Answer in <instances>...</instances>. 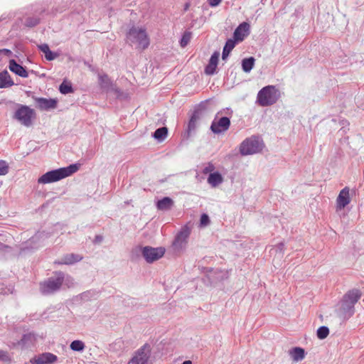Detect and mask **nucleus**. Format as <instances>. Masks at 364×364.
Segmentation results:
<instances>
[{
    "instance_id": "nucleus-1",
    "label": "nucleus",
    "mask_w": 364,
    "mask_h": 364,
    "mask_svg": "<svg viewBox=\"0 0 364 364\" xmlns=\"http://www.w3.org/2000/svg\"><path fill=\"white\" fill-rule=\"evenodd\" d=\"M362 292L358 289L348 290L337 304L336 316L342 321L349 319L355 313V305L361 298Z\"/></svg>"
},
{
    "instance_id": "nucleus-2",
    "label": "nucleus",
    "mask_w": 364,
    "mask_h": 364,
    "mask_svg": "<svg viewBox=\"0 0 364 364\" xmlns=\"http://www.w3.org/2000/svg\"><path fill=\"white\" fill-rule=\"evenodd\" d=\"M233 111L230 107H226L218 111L210 125V130L215 134H220L228 131L230 127V117Z\"/></svg>"
},
{
    "instance_id": "nucleus-3",
    "label": "nucleus",
    "mask_w": 364,
    "mask_h": 364,
    "mask_svg": "<svg viewBox=\"0 0 364 364\" xmlns=\"http://www.w3.org/2000/svg\"><path fill=\"white\" fill-rule=\"evenodd\" d=\"M78 170L77 164H71L67 167L52 170L43 174L38 179V183L41 184L50 183L65 178Z\"/></svg>"
},
{
    "instance_id": "nucleus-4",
    "label": "nucleus",
    "mask_w": 364,
    "mask_h": 364,
    "mask_svg": "<svg viewBox=\"0 0 364 364\" xmlns=\"http://www.w3.org/2000/svg\"><path fill=\"white\" fill-rule=\"evenodd\" d=\"M127 42L130 46H136V49L144 50L149 46V38L146 30L142 28L132 26L127 33Z\"/></svg>"
},
{
    "instance_id": "nucleus-5",
    "label": "nucleus",
    "mask_w": 364,
    "mask_h": 364,
    "mask_svg": "<svg viewBox=\"0 0 364 364\" xmlns=\"http://www.w3.org/2000/svg\"><path fill=\"white\" fill-rule=\"evenodd\" d=\"M64 280V273L56 272L54 277H49L40 283L39 289L42 294L49 295L58 291Z\"/></svg>"
},
{
    "instance_id": "nucleus-6",
    "label": "nucleus",
    "mask_w": 364,
    "mask_h": 364,
    "mask_svg": "<svg viewBox=\"0 0 364 364\" xmlns=\"http://www.w3.org/2000/svg\"><path fill=\"white\" fill-rule=\"evenodd\" d=\"M280 97L279 90L274 85H267L262 88L257 97L259 105L267 107L274 105Z\"/></svg>"
},
{
    "instance_id": "nucleus-7",
    "label": "nucleus",
    "mask_w": 364,
    "mask_h": 364,
    "mask_svg": "<svg viewBox=\"0 0 364 364\" xmlns=\"http://www.w3.org/2000/svg\"><path fill=\"white\" fill-rule=\"evenodd\" d=\"M262 149V141L258 137L252 136L245 139L240 146V152L242 156L251 155Z\"/></svg>"
},
{
    "instance_id": "nucleus-8",
    "label": "nucleus",
    "mask_w": 364,
    "mask_h": 364,
    "mask_svg": "<svg viewBox=\"0 0 364 364\" xmlns=\"http://www.w3.org/2000/svg\"><path fill=\"white\" fill-rule=\"evenodd\" d=\"M36 114L33 109L26 105H19L16 110L14 118L18 120L21 124L30 127L32 124V119L35 118Z\"/></svg>"
},
{
    "instance_id": "nucleus-9",
    "label": "nucleus",
    "mask_w": 364,
    "mask_h": 364,
    "mask_svg": "<svg viewBox=\"0 0 364 364\" xmlns=\"http://www.w3.org/2000/svg\"><path fill=\"white\" fill-rule=\"evenodd\" d=\"M151 354V346L145 343L133 353L127 364H149Z\"/></svg>"
},
{
    "instance_id": "nucleus-10",
    "label": "nucleus",
    "mask_w": 364,
    "mask_h": 364,
    "mask_svg": "<svg viewBox=\"0 0 364 364\" xmlns=\"http://www.w3.org/2000/svg\"><path fill=\"white\" fill-rule=\"evenodd\" d=\"M141 255L147 263H153L154 262L161 258L165 253L164 247H152L145 246L141 249Z\"/></svg>"
},
{
    "instance_id": "nucleus-11",
    "label": "nucleus",
    "mask_w": 364,
    "mask_h": 364,
    "mask_svg": "<svg viewBox=\"0 0 364 364\" xmlns=\"http://www.w3.org/2000/svg\"><path fill=\"white\" fill-rule=\"evenodd\" d=\"M50 237V234L45 231L37 232L21 248L24 252L29 250H36L41 246L43 242Z\"/></svg>"
},
{
    "instance_id": "nucleus-12",
    "label": "nucleus",
    "mask_w": 364,
    "mask_h": 364,
    "mask_svg": "<svg viewBox=\"0 0 364 364\" xmlns=\"http://www.w3.org/2000/svg\"><path fill=\"white\" fill-rule=\"evenodd\" d=\"M190 234L191 228L187 225L183 226L173 242L172 245L174 250L178 251L182 250L186 246Z\"/></svg>"
},
{
    "instance_id": "nucleus-13",
    "label": "nucleus",
    "mask_w": 364,
    "mask_h": 364,
    "mask_svg": "<svg viewBox=\"0 0 364 364\" xmlns=\"http://www.w3.org/2000/svg\"><path fill=\"white\" fill-rule=\"evenodd\" d=\"M129 349L128 342L122 338H117L109 346V351L116 354L117 356L122 355Z\"/></svg>"
},
{
    "instance_id": "nucleus-14",
    "label": "nucleus",
    "mask_w": 364,
    "mask_h": 364,
    "mask_svg": "<svg viewBox=\"0 0 364 364\" xmlns=\"http://www.w3.org/2000/svg\"><path fill=\"white\" fill-rule=\"evenodd\" d=\"M35 101L37 107L41 110L48 111L54 109L57 107L58 100L57 99H47L44 97H36Z\"/></svg>"
},
{
    "instance_id": "nucleus-15",
    "label": "nucleus",
    "mask_w": 364,
    "mask_h": 364,
    "mask_svg": "<svg viewBox=\"0 0 364 364\" xmlns=\"http://www.w3.org/2000/svg\"><path fill=\"white\" fill-rule=\"evenodd\" d=\"M200 119V112L199 110H195L192 115L191 116V118L189 119V122L188 123L187 129L184 134V137L188 138L190 137L193 133H195L198 122Z\"/></svg>"
},
{
    "instance_id": "nucleus-16",
    "label": "nucleus",
    "mask_w": 364,
    "mask_h": 364,
    "mask_svg": "<svg viewBox=\"0 0 364 364\" xmlns=\"http://www.w3.org/2000/svg\"><path fill=\"white\" fill-rule=\"evenodd\" d=\"M350 189L348 187H345L343 188L336 199V209L337 210H342L347 205H348L350 202Z\"/></svg>"
},
{
    "instance_id": "nucleus-17",
    "label": "nucleus",
    "mask_w": 364,
    "mask_h": 364,
    "mask_svg": "<svg viewBox=\"0 0 364 364\" xmlns=\"http://www.w3.org/2000/svg\"><path fill=\"white\" fill-rule=\"evenodd\" d=\"M83 257L78 254H66L62 256L59 259L55 260L54 264L71 265L80 262Z\"/></svg>"
},
{
    "instance_id": "nucleus-18",
    "label": "nucleus",
    "mask_w": 364,
    "mask_h": 364,
    "mask_svg": "<svg viewBox=\"0 0 364 364\" xmlns=\"http://www.w3.org/2000/svg\"><path fill=\"white\" fill-rule=\"evenodd\" d=\"M250 32V25L247 22H242L240 23L233 33V37L235 41H242L244 40Z\"/></svg>"
},
{
    "instance_id": "nucleus-19",
    "label": "nucleus",
    "mask_w": 364,
    "mask_h": 364,
    "mask_svg": "<svg viewBox=\"0 0 364 364\" xmlns=\"http://www.w3.org/2000/svg\"><path fill=\"white\" fill-rule=\"evenodd\" d=\"M57 359L55 355L50 353H44L33 358L31 362L32 364H50L56 361Z\"/></svg>"
},
{
    "instance_id": "nucleus-20",
    "label": "nucleus",
    "mask_w": 364,
    "mask_h": 364,
    "mask_svg": "<svg viewBox=\"0 0 364 364\" xmlns=\"http://www.w3.org/2000/svg\"><path fill=\"white\" fill-rule=\"evenodd\" d=\"M9 68L11 72L21 77H28V73L26 69L21 65L17 63L16 61L14 59L10 60Z\"/></svg>"
},
{
    "instance_id": "nucleus-21",
    "label": "nucleus",
    "mask_w": 364,
    "mask_h": 364,
    "mask_svg": "<svg viewBox=\"0 0 364 364\" xmlns=\"http://www.w3.org/2000/svg\"><path fill=\"white\" fill-rule=\"evenodd\" d=\"M36 341V336L33 333H28L23 335L21 339L18 341L16 343H14L13 345L19 346L21 348H28L33 345Z\"/></svg>"
},
{
    "instance_id": "nucleus-22",
    "label": "nucleus",
    "mask_w": 364,
    "mask_h": 364,
    "mask_svg": "<svg viewBox=\"0 0 364 364\" xmlns=\"http://www.w3.org/2000/svg\"><path fill=\"white\" fill-rule=\"evenodd\" d=\"M174 205L173 200L170 197H164L156 203V208L160 210H168Z\"/></svg>"
},
{
    "instance_id": "nucleus-23",
    "label": "nucleus",
    "mask_w": 364,
    "mask_h": 364,
    "mask_svg": "<svg viewBox=\"0 0 364 364\" xmlns=\"http://www.w3.org/2000/svg\"><path fill=\"white\" fill-rule=\"evenodd\" d=\"M14 85L8 71L4 70L0 73V88H6Z\"/></svg>"
},
{
    "instance_id": "nucleus-24",
    "label": "nucleus",
    "mask_w": 364,
    "mask_h": 364,
    "mask_svg": "<svg viewBox=\"0 0 364 364\" xmlns=\"http://www.w3.org/2000/svg\"><path fill=\"white\" fill-rule=\"evenodd\" d=\"M207 181L212 187H217L223 182V178L218 171H215L209 174Z\"/></svg>"
},
{
    "instance_id": "nucleus-25",
    "label": "nucleus",
    "mask_w": 364,
    "mask_h": 364,
    "mask_svg": "<svg viewBox=\"0 0 364 364\" xmlns=\"http://www.w3.org/2000/svg\"><path fill=\"white\" fill-rule=\"evenodd\" d=\"M38 48L44 53L46 59L48 61L53 60L58 56V54L50 50L48 45L46 43L38 45Z\"/></svg>"
},
{
    "instance_id": "nucleus-26",
    "label": "nucleus",
    "mask_w": 364,
    "mask_h": 364,
    "mask_svg": "<svg viewBox=\"0 0 364 364\" xmlns=\"http://www.w3.org/2000/svg\"><path fill=\"white\" fill-rule=\"evenodd\" d=\"M99 83L100 87L106 92L112 91L114 90L113 84L107 75L99 76Z\"/></svg>"
},
{
    "instance_id": "nucleus-27",
    "label": "nucleus",
    "mask_w": 364,
    "mask_h": 364,
    "mask_svg": "<svg viewBox=\"0 0 364 364\" xmlns=\"http://www.w3.org/2000/svg\"><path fill=\"white\" fill-rule=\"evenodd\" d=\"M235 46V41L233 39H228L223 49L222 59L226 60L230 52Z\"/></svg>"
},
{
    "instance_id": "nucleus-28",
    "label": "nucleus",
    "mask_w": 364,
    "mask_h": 364,
    "mask_svg": "<svg viewBox=\"0 0 364 364\" xmlns=\"http://www.w3.org/2000/svg\"><path fill=\"white\" fill-rule=\"evenodd\" d=\"M290 355L294 360L300 361L305 357V351L302 348L294 347L290 350Z\"/></svg>"
},
{
    "instance_id": "nucleus-29",
    "label": "nucleus",
    "mask_w": 364,
    "mask_h": 364,
    "mask_svg": "<svg viewBox=\"0 0 364 364\" xmlns=\"http://www.w3.org/2000/svg\"><path fill=\"white\" fill-rule=\"evenodd\" d=\"M255 59L253 57L244 58L242 60V68L245 73H250L254 67Z\"/></svg>"
},
{
    "instance_id": "nucleus-30",
    "label": "nucleus",
    "mask_w": 364,
    "mask_h": 364,
    "mask_svg": "<svg viewBox=\"0 0 364 364\" xmlns=\"http://www.w3.org/2000/svg\"><path fill=\"white\" fill-rule=\"evenodd\" d=\"M168 134V129L166 127L158 128L152 134L153 137L159 141L165 139Z\"/></svg>"
},
{
    "instance_id": "nucleus-31",
    "label": "nucleus",
    "mask_w": 364,
    "mask_h": 364,
    "mask_svg": "<svg viewBox=\"0 0 364 364\" xmlns=\"http://www.w3.org/2000/svg\"><path fill=\"white\" fill-rule=\"evenodd\" d=\"M40 23V18L37 16H28L25 18L24 26L28 28H33Z\"/></svg>"
},
{
    "instance_id": "nucleus-32",
    "label": "nucleus",
    "mask_w": 364,
    "mask_h": 364,
    "mask_svg": "<svg viewBox=\"0 0 364 364\" xmlns=\"http://www.w3.org/2000/svg\"><path fill=\"white\" fill-rule=\"evenodd\" d=\"M59 91L61 94L67 95L73 92V88L70 82L64 80L59 86Z\"/></svg>"
},
{
    "instance_id": "nucleus-33",
    "label": "nucleus",
    "mask_w": 364,
    "mask_h": 364,
    "mask_svg": "<svg viewBox=\"0 0 364 364\" xmlns=\"http://www.w3.org/2000/svg\"><path fill=\"white\" fill-rule=\"evenodd\" d=\"M70 348L73 351L82 352L85 348V343L80 340H75L71 342Z\"/></svg>"
},
{
    "instance_id": "nucleus-34",
    "label": "nucleus",
    "mask_w": 364,
    "mask_h": 364,
    "mask_svg": "<svg viewBox=\"0 0 364 364\" xmlns=\"http://www.w3.org/2000/svg\"><path fill=\"white\" fill-rule=\"evenodd\" d=\"M329 334V329L327 326H322L319 327L316 331L317 337L321 339H325Z\"/></svg>"
},
{
    "instance_id": "nucleus-35",
    "label": "nucleus",
    "mask_w": 364,
    "mask_h": 364,
    "mask_svg": "<svg viewBox=\"0 0 364 364\" xmlns=\"http://www.w3.org/2000/svg\"><path fill=\"white\" fill-rule=\"evenodd\" d=\"M191 38V34L189 32H185L182 36V38L180 41V45L182 48L186 47Z\"/></svg>"
},
{
    "instance_id": "nucleus-36",
    "label": "nucleus",
    "mask_w": 364,
    "mask_h": 364,
    "mask_svg": "<svg viewBox=\"0 0 364 364\" xmlns=\"http://www.w3.org/2000/svg\"><path fill=\"white\" fill-rule=\"evenodd\" d=\"M9 172L8 164L3 160H0V176H4Z\"/></svg>"
},
{
    "instance_id": "nucleus-37",
    "label": "nucleus",
    "mask_w": 364,
    "mask_h": 364,
    "mask_svg": "<svg viewBox=\"0 0 364 364\" xmlns=\"http://www.w3.org/2000/svg\"><path fill=\"white\" fill-rule=\"evenodd\" d=\"M220 53L218 51L214 52L209 60V63L213 65H218L219 60Z\"/></svg>"
},
{
    "instance_id": "nucleus-38",
    "label": "nucleus",
    "mask_w": 364,
    "mask_h": 364,
    "mask_svg": "<svg viewBox=\"0 0 364 364\" xmlns=\"http://www.w3.org/2000/svg\"><path fill=\"white\" fill-rule=\"evenodd\" d=\"M210 223L209 216L206 213H203L200 218V226H207Z\"/></svg>"
},
{
    "instance_id": "nucleus-39",
    "label": "nucleus",
    "mask_w": 364,
    "mask_h": 364,
    "mask_svg": "<svg viewBox=\"0 0 364 364\" xmlns=\"http://www.w3.org/2000/svg\"><path fill=\"white\" fill-rule=\"evenodd\" d=\"M216 68H217V65H213L211 63H208V64L207 65V66L205 68V73L207 75H213V74H215V73L216 71Z\"/></svg>"
},
{
    "instance_id": "nucleus-40",
    "label": "nucleus",
    "mask_w": 364,
    "mask_h": 364,
    "mask_svg": "<svg viewBox=\"0 0 364 364\" xmlns=\"http://www.w3.org/2000/svg\"><path fill=\"white\" fill-rule=\"evenodd\" d=\"M63 284H65L67 287L69 288V287L73 286L74 280H73V279L70 276L65 275L64 274V280H63Z\"/></svg>"
},
{
    "instance_id": "nucleus-41",
    "label": "nucleus",
    "mask_w": 364,
    "mask_h": 364,
    "mask_svg": "<svg viewBox=\"0 0 364 364\" xmlns=\"http://www.w3.org/2000/svg\"><path fill=\"white\" fill-rule=\"evenodd\" d=\"M215 169V166L212 164H208V166H206L205 167H204V168L203 169V173L204 174H207L208 173H212V171H213Z\"/></svg>"
},
{
    "instance_id": "nucleus-42",
    "label": "nucleus",
    "mask_w": 364,
    "mask_h": 364,
    "mask_svg": "<svg viewBox=\"0 0 364 364\" xmlns=\"http://www.w3.org/2000/svg\"><path fill=\"white\" fill-rule=\"evenodd\" d=\"M9 360L8 353L5 350H0V360L7 361Z\"/></svg>"
},
{
    "instance_id": "nucleus-43",
    "label": "nucleus",
    "mask_w": 364,
    "mask_h": 364,
    "mask_svg": "<svg viewBox=\"0 0 364 364\" xmlns=\"http://www.w3.org/2000/svg\"><path fill=\"white\" fill-rule=\"evenodd\" d=\"M208 2L211 7H215L222 2V0H208Z\"/></svg>"
},
{
    "instance_id": "nucleus-44",
    "label": "nucleus",
    "mask_w": 364,
    "mask_h": 364,
    "mask_svg": "<svg viewBox=\"0 0 364 364\" xmlns=\"http://www.w3.org/2000/svg\"><path fill=\"white\" fill-rule=\"evenodd\" d=\"M103 240L102 236L101 235H96L94 240L95 243H100Z\"/></svg>"
},
{
    "instance_id": "nucleus-45",
    "label": "nucleus",
    "mask_w": 364,
    "mask_h": 364,
    "mask_svg": "<svg viewBox=\"0 0 364 364\" xmlns=\"http://www.w3.org/2000/svg\"><path fill=\"white\" fill-rule=\"evenodd\" d=\"M6 249H10V247L8 246V245H6L1 242H0V252L1 251H4L6 250Z\"/></svg>"
},
{
    "instance_id": "nucleus-46",
    "label": "nucleus",
    "mask_w": 364,
    "mask_h": 364,
    "mask_svg": "<svg viewBox=\"0 0 364 364\" xmlns=\"http://www.w3.org/2000/svg\"><path fill=\"white\" fill-rule=\"evenodd\" d=\"M283 247H284V244H283V243H279V244L277 245V248H278L280 251H282V250H283Z\"/></svg>"
},
{
    "instance_id": "nucleus-47",
    "label": "nucleus",
    "mask_w": 364,
    "mask_h": 364,
    "mask_svg": "<svg viewBox=\"0 0 364 364\" xmlns=\"http://www.w3.org/2000/svg\"><path fill=\"white\" fill-rule=\"evenodd\" d=\"M189 6H190V4L189 3H186L185 4V6H184V11H187L188 9Z\"/></svg>"
},
{
    "instance_id": "nucleus-48",
    "label": "nucleus",
    "mask_w": 364,
    "mask_h": 364,
    "mask_svg": "<svg viewBox=\"0 0 364 364\" xmlns=\"http://www.w3.org/2000/svg\"><path fill=\"white\" fill-rule=\"evenodd\" d=\"M342 124L344 126L346 124H348V122L347 121H345V120H342Z\"/></svg>"
},
{
    "instance_id": "nucleus-49",
    "label": "nucleus",
    "mask_w": 364,
    "mask_h": 364,
    "mask_svg": "<svg viewBox=\"0 0 364 364\" xmlns=\"http://www.w3.org/2000/svg\"><path fill=\"white\" fill-rule=\"evenodd\" d=\"M3 51L5 52V53H11V51L8 49H4V50H3Z\"/></svg>"
}]
</instances>
